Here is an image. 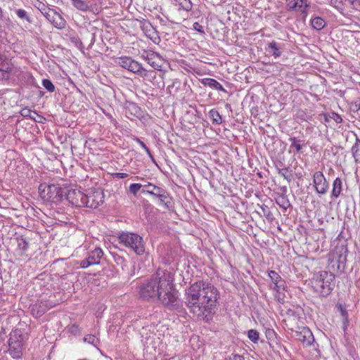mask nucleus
Listing matches in <instances>:
<instances>
[{
	"instance_id": "obj_34",
	"label": "nucleus",
	"mask_w": 360,
	"mask_h": 360,
	"mask_svg": "<svg viewBox=\"0 0 360 360\" xmlns=\"http://www.w3.org/2000/svg\"><path fill=\"white\" fill-rule=\"evenodd\" d=\"M8 69V63L0 62V79H4L9 77Z\"/></svg>"
},
{
	"instance_id": "obj_17",
	"label": "nucleus",
	"mask_w": 360,
	"mask_h": 360,
	"mask_svg": "<svg viewBox=\"0 0 360 360\" xmlns=\"http://www.w3.org/2000/svg\"><path fill=\"white\" fill-rule=\"evenodd\" d=\"M296 338L306 346L311 345L314 341L311 331L307 327L302 328L301 331L296 333Z\"/></svg>"
},
{
	"instance_id": "obj_53",
	"label": "nucleus",
	"mask_w": 360,
	"mask_h": 360,
	"mask_svg": "<svg viewBox=\"0 0 360 360\" xmlns=\"http://www.w3.org/2000/svg\"><path fill=\"white\" fill-rule=\"evenodd\" d=\"M176 84H179V82H174L172 85L168 86V89L173 88L174 86H175Z\"/></svg>"
},
{
	"instance_id": "obj_21",
	"label": "nucleus",
	"mask_w": 360,
	"mask_h": 360,
	"mask_svg": "<svg viewBox=\"0 0 360 360\" xmlns=\"http://www.w3.org/2000/svg\"><path fill=\"white\" fill-rule=\"evenodd\" d=\"M342 191V182L340 178L337 177L333 182V188L330 194L331 198H338L340 197Z\"/></svg>"
},
{
	"instance_id": "obj_18",
	"label": "nucleus",
	"mask_w": 360,
	"mask_h": 360,
	"mask_svg": "<svg viewBox=\"0 0 360 360\" xmlns=\"http://www.w3.org/2000/svg\"><path fill=\"white\" fill-rule=\"evenodd\" d=\"M124 109L125 114L128 117H129V116L139 117L141 115L142 111L141 108L134 102L126 101L124 103Z\"/></svg>"
},
{
	"instance_id": "obj_26",
	"label": "nucleus",
	"mask_w": 360,
	"mask_h": 360,
	"mask_svg": "<svg viewBox=\"0 0 360 360\" xmlns=\"http://www.w3.org/2000/svg\"><path fill=\"white\" fill-rule=\"evenodd\" d=\"M266 51L276 58L281 56V47L275 41L269 44Z\"/></svg>"
},
{
	"instance_id": "obj_25",
	"label": "nucleus",
	"mask_w": 360,
	"mask_h": 360,
	"mask_svg": "<svg viewBox=\"0 0 360 360\" xmlns=\"http://www.w3.org/2000/svg\"><path fill=\"white\" fill-rule=\"evenodd\" d=\"M155 58H159V55L153 53L147 54L146 56H144V59L147 61V63L155 70H161L162 65H160L155 60Z\"/></svg>"
},
{
	"instance_id": "obj_48",
	"label": "nucleus",
	"mask_w": 360,
	"mask_h": 360,
	"mask_svg": "<svg viewBox=\"0 0 360 360\" xmlns=\"http://www.w3.org/2000/svg\"><path fill=\"white\" fill-rule=\"evenodd\" d=\"M112 176L115 178H117V179H124V178H126V177L128 176V174H127V173H122V172H117V173L112 174Z\"/></svg>"
},
{
	"instance_id": "obj_38",
	"label": "nucleus",
	"mask_w": 360,
	"mask_h": 360,
	"mask_svg": "<svg viewBox=\"0 0 360 360\" xmlns=\"http://www.w3.org/2000/svg\"><path fill=\"white\" fill-rule=\"evenodd\" d=\"M143 190V184L139 183L131 184L129 187V192L132 194L134 196H136L140 189Z\"/></svg>"
},
{
	"instance_id": "obj_50",
	"label": "nucleus",
	"mask_w": 360,
	"mask_h": 360,
	"mask_svg": "<svg viewBox=\"0 0 360 360\" xmlns=\"http://www.w3.org/2000/svg\"><path fill=\"white\" fill-rule=\"evenodd\" d=\"M349 325V321H342V328L344 331L345 335H346V333H347V330Z\"/></svg>"
},
{
	"instance_id": "obj_15",
	"label": "nucleus",
	"mask_w": 360,
	"mask_h": 360,
	"mask_svg": "<svg viewBox=\"0 0 360 360\" xmlns=\"http://www.w3.org/2000/svg\"><path fill=\"white\" fill-rule=\"evenodd\" d=\"M153 197L158 199L159 204L163 205L165 209L171 210L173 208V198L165 188L159 193H153Z\"/></svg>"
},
{
	"instance_id": "obj_46",
	"label": "nucleus",
	"mask_w": 360,
	"mask_h": 360,
	"mask_svg": "<svg viewBox=\"0 0 360 360\" xmlns=\"http://www.w3.org/2000/svg\"><path fill=\"white\" fill-rule=\"evenodd\" d=\"M193 28L194 30L200 33V34H205V30L203 26H202L199 22H195L193 25Z\"/></svg>"
},
{
	"instance_id": "obj_22",
	"label": "nucleus",
	"mask_w": 360,
	"mask_h": 360,
	"mask_svg": "<svg viewBox=\"0 0 360 360\" xmlns=\"http://www.w3.org/2000/svg\"><path fill=\"white\" fill-rule=\"evenodd\" d=\"M146 348L152 347L155 349L159 343L158 340L156 339V335L153 333H146V336L142 340Z\"/></svg>"
},
{
	"instance_id": "obj_54",
	"label": "nucleus",
	"mask_w": 360,
	"mask_h": 360,
	"mask_svg": "<svg viewBox=\"0 0 360 360\" xmlns=\"http://www.w3.org/2000/svg\"><path fill=\"white\" fill-rule=\"evenodd\" d=\"M105 271H110L111 272V275H112V276H113V275H114V274H113V271H114L113 268H110V267L108 269H105Z\"/></svg>"
},
{
	"instance_id": "obj_29",
	"label": "nucleus",
	"mask_w": 360,
	"mask_h": 360,
	"mask_svg": "<svg viewBox=\"0 0 360 360\" xmlns=\"http://www.w3.org/2000/svg\"><path fill=\"white\" fill-rule=\"evenodd\" d=\"M352 153L355 162L360 164V140L358 138L352 148Z\"/></svg>"
},
{
	"instance_id": "obj_13",
	"label": "nucleus",
	"mask_w": 360,
	"mask_h": 360,
	"mask_svg": "<svg viewBox=\"0 0 360 360\" xmlns=\"http://www.w3.org/2000/svg\"><path fill=\"white\" fill-rule=\"evenodd\" d=\"M347 252V246L343 245L336 247L333 252V258L336 261L339 270L345 269Z\"/></svg>"
},
{
	"instance_id": "obj_43",
	"label": "nucleus",
	"mask_w": 360,
	"mask_h": 360,
	"mask_svg": "<svg viewBox=\"0 0 360 360\" xmlns=\"http://www.w3.org/2000/svg\"><path fill=\"white\" fill-rule=\"evenodd\" d=\"M260 209L264 214V216L267 219H270V220H272L273 219V217H272V213L269 210V208L268 207L267 205H262L260 206Z\"/></svg>"
},
{
	"instance_id": "obj_5",
	"label": "nucleus",
	"mask_w": 360,
	"mask_h": 360,
	"mask_svg": "<svg viewBox=\"0 0 360 360\" xmlns=\"http://www.w3.org/2000/svg\"><path fill=\"white\" fill-rule=\"evenodd\" d=\"M120 243L127 248H130L139 255L145 252V245L143 238L139 234L131 232L122 233L119 236Z\"/></svg>"
},
{
	"instance_id": "obj_12",
	"label": "nucleus",
	"mask_w": 360,
	"mask_h": 360,
	"mask_svg": "<svg viewBox=\"0 0 360 360\" xmlns=\"http://www.w3.org/2000/svg\"><path fill=\"white\" fill-rule=\"evenodd\" d=\"M103 256V252L101 248H96L94 250L89 252L88 257L81 261L80 266L82 269L87 268L91 265L100 264L101 259Z\"/></svg>"
},
{
	"instance_id": "obj_10",
	"label": "nucleus",
	"mask_w": 360,
	"mask_h": 360,
	"mask_svg": "<svg viewBox=\"0 0 360 360\" xmlns=\"http://www.w3.org/2000/svg\"><path fill=\"white\" fill-rule=\"evenodd\" d=\"M84 206L90 208H96L103 202V194L98 191H90L84 193Z\"/></svg>"
},
{
	"instance_id": "obj_4",
	"label": "nucleus",
	"mask_w": 360,
	"mask_h": 360,
	"mask_svg": "<svg viewBox=\"0 0 360 360\" xmlns=\"http://www.w3.org/2000/svg\"><path fill=\"white\" fill-rule=\"evenodd\" d=\"M65 188L56 184H40L39 186V195L44 201L58 203L65 197Z\"/></svg>"
},
{
	"instance_id": "obj_23",
	"label": "nucleus",
	"mask_w": 360,
	"mask_h": 360,
	"mask_svg": "<svg viewBox=\"0 0 360 360\" xmlns=\"http://www.w3.org/2000/svg\"><path fill=\"white\" fill-rule=\"evenodd\" d=\"M163 188L162 187L148 182V184H143V190H141V193H147L153 197V193H159Z\"/></svg>"
},
{
	"instance_id": "obj_14",
	"label": "nucleus",
	"mask_w": 360,
	"mask_h": 360,
	"mask_svg": "<svg viewBox=\"0 0 360 360\" xmlns=\"http://www.w3.org/2000/svg\"><path fill=\"white\" fill-rule=\"evenodd\" d=\"M72 5L77 10L82 12H96L101 11V7L96 4L93 5L89 1L85 0H70Z\"/></svg>"
},
{
	"instance_id": "obj_47",
	"label": "nucleus",
	"mask_w": 360,
	"mask_h": 360,
	"mask_svg": "<svg viewBox=\"0 0 360 360\" xmlns=\"http://www.w3.org/2000/svg\"><path fill=\"white\" fill-rule=\"evenodd\" d=\"M330 118L333 119L338 124L341 123L342 122L341 116L338 113L334 112L331 113V115H330Z\"/></svg>"
},
{
	"instance_id": "obj_41",
	"label": "nucleus",
	"mask_w": 360,
	"mask_h": 360,
	"mask_svg": "<svg viewBox=\"0 0 360 360\" xmlns=\"http://www.w3.org/2000/svg\"><path fill=\"white\" fill-rule=\"evenodd\" d=\"M248 338L254 343L257 342L259 338V333L258 331L254 329H251L248 332Z\"/></svg>"
},
{
	"instance_id": "obj_11",
	"label": "nucleus",
	"mask_w": 360,
	"mask_h": 360,
	"mask_svg": "<svg viewBox=\"0 0 360 360\" xmlns=\"http://www.w3.org/2000/svg\"><path fill=\"white\" fill-rule=\"evenodd\" d=\"M64 198L72 205L79 207L84 206V193L79 190L66 188Z\"/></svg>"
},
{
	"instance_id": "obj_16",
	"label": "nucleus",
	"mask_w": 360,
	"mask_h": 360,
	"mask_svg": "<svg viewBox=\"0 0 360 360\" xmlns=\"http://www.w3.org/2000/svg\"><path fill=\"white\" fill-rule=\"evenodd\" d=\"M268 275L274 284L272 289L278 293H281L285 290V281L275 271L271 270L268 271Z\"/></svg>"
},
{
	"instance_id": "obj_40",
	"label": "nucleus",
	"mask_w": 360,
	"mask_h": 360,
	"mask_svg": "<svg viewBox=\"0 0 360 360\" xmlns=\"http://www.w3.org/2000/svg\"><path fill=\"white\" fill-rule=\"evenodd\" d=\"M42 86L50 93L55 91L56 87L53 82L49 79H42Z\"/></svg>"
},
{
	"instance_id": "obj_45",
	"label": "nucleus",
	"mask_w": 360,
	"mask_h": 360,
	"mask_svg": "<svg viewBox=\"0 0 360 360\" xmlns=\"http://www.w3.org/2000/svg\"><path fill=\"white\" fill-rule=\"evenodd\" d=\"M135 141L139 143V144L141 146V147L146 152V153L148 155L149 157L150 158H153V155L150 153V150H149V148L147 147V146L142 141H141L139 138H135Z\"/></svg>"
},
{
	"instance_id": "obj_33",
	"label": "nucleus",
	"mask_w": 360,
	"mask_h": 360,
	"mask_svg": "<svg viewBox=\"0 0 360 360\" xmlns=\"http://www.w3.org/2000/svg\"><path fill=\"white\" fill-rule=\"evenodd\" d=\"M336 308L340 313L342 321H349L348 311L346 308L340 303L336 304Z\"/></svg>"
},
{
	"instance_id": "obj_51",
	"label": "nucleus",
	"mask_w": 360,
	"mask_h": 360,
	"mask_svg": "<svg viewBox=\"0 0 360 360\" xmlns=\"http://www.w3.org/2000/svg\"><path fill=\"white\" fill-rule=\"evenodd\" d=\"M351 4H352L354 7H360V0H351Z\"/></svg>"
},
{
	"instance_id": "obj_57",
	"label": "nucleus",
	"mask_w": 360,
	"mask_h": 360,
	"mask_svg": "<svg viewBox=\"0 0 360 360\" xmlns=\"http://www.w3.org/2000/svg\"><path fill=\"white\" fill-rule=\"evenodd\" d=\"M359 109H360V104H359Z\"/></svg>"
},
{
	"instance_id": "obj_28",
	"label": "nucleus",
	"mask_w": 360,
	"mask_h": 360,
	"mask_svg": "<svg viewBox=\"0 0 360 360\" xmlns=\"http://www.w3.org/2000/svg\"><path fill=\"white\" fill-rule=\"evenodd\" d=\"M210 119L214 124H220L222 123V117L219 112L215 109H211L208 113Z\"/></svg>"
},
{
	"instance_id": "obj_30",
	"label": "nucleus",
	"mask_w": 360,
	"mask_h": 360,
	"mask_svg": "<svg viewBox=\"0 0 360 360\" xmlns=\"http://www.w3.org/2000/svg\"><path fill=\"white\" fill-rule=\"evenodd\" d=\"M311 26L316 30H321L326 25L325 20L321 17H315L311 20Z\"/></svg>"
},
{
	"instance_id": "obj_20",
	"label": "nucleus",
	"mask_w": 360,
	"mask_h": 360,
	"mask_svg": "<svg viewBox=\"0 0 360 360\" xmlns=\"http://www.w3.org/2000/svg\"><path fill=\"white\" fill-rule=\"evenodd\" d=\"M201 83L204 86H207L210 87L211 89L224 91L225 93L227 92L226 90L223 87V86L214 79L204 78L201 80Z\"/></svg>"
},
{
	"instance_id": "obj_31",
	"label": "nucleus",
	"mask_w": 360,
	"mask_h": 360,
	"mask_svg": "<svg viewBox=\"0 0 360 360\" xmlns=\"http://www.w3.org/2000/svg\"><path fill=\"white\" fill-rule=\"evenodd\" d=\"M276 169L278 171V174L280 176H283L285 179L288 181H290L292 177L291 174V171L289 170L288 167H284L283 168L279 167L276 165Z\"/></svg>"
},
{
	"instance_id": "obj_55",
	"label": "nucleus",
	"mask_w": 360,
	"mask_h": 360,
	"mask_svg": "<svg viewBox=\"0 0 360 360\" xmlns=\"http://www.w3.org/2000/svg\"><path fill=\"white\" fill-rule=\"evenodd\" d=\"M324 117H325V121L328 122V118L327 115H325V114H324Z\"/></svg>"
},
{
	"instance_id": "obj_7",
	"label": "nucleus",
	"mask_w": 360,
	"mask_h": 360,
	"mask_svg": "<svg viewBox=\"0 0 360 360\" xmlns=\"http://www.w3.org/2000/svg\"><path fill=\"white\" fill-rule=\"evenodd\" d=\"M24 338L19 330H13L8 340V349L6 351L13 359L22 356L24 349Z\"/></svg>"
},
{
	"instance_id": "obj_56",
	"label": "nucleus",
	"mask_w": 360,
	"mask_h": 360,
	"mask_svg": "<svg viewBox=\"0 0 360 360\" xmlns=\"http://www.w3.org/2000/svg\"><path fill=\"white\" fill-rule=\"evenodd\" d=\"M134 178H135V179H140V177H139V176H135ZM141 180H143V178H141Z\"/></svg>"
},
{
	"instance_id": "obj_6",
	"label": "nucleus",
	"mask_w": 360,
	"mask_h": 360,
	"mask_svg": "<svg viewBox=\"0 0 360 360\" xmlns=\"http://www.w3.org/2000/svg\"><path fill=\"white\" fill-rule=\"evenodd\" d=\"M116 63L122 68L141 77L146 78L151 73H155L153 70H147L141 63L134 60L129 56H122L117 58Z\"/></svg>"
},
{
	"instance_id": "obj_9",
	"label": "nucleus",
	"mask_w": 360,
	"mask_h": 360,
	"mask_svg": "<svg viewBox=\"0 0 360 360\" xmlns=\"http://www.w3.org/2000/svg\"><path fill=\"white\" fill-rule=\"evenodd\" d=\"M43 15L58 30H63L66 26V20L54 9H45Z\"/></svg>"
},
{
	"instance_id": "obj_8",
	"label": "nucleus",
	"mask_w": 360,
	"mask_h": 360,
	"mask_svg": "<svg viewBox=\"0 0 360 360\" xmlns=\"http://www.w3.org/2000/svg\"><path fill=\"white\" fill-rule=\"evenodd\" d=\"M313 184L316 192L320 195H326L329 189V182L321 172H316L313 176Z\"/></svg>"
},
{
	"instance_id": "obj_1",
	"label": "nucleus",
	"mask_w": 360,
	"mask_h": 360,
	"mask_svg": "<svg viewBox=\"0 0 360 360\" xmlns=\"http://www.w3.org/2000/svg\"><path fill=\"white\" fill-rule=\"evenodd\" d=\"M174 280V276L170 271L159 268L149 279L139 284V297L143 300H157L169 310L181 312L184 309L183 305Z\"/></svg>"
},
{
	"instance_id": "obj_49",
	"label": "nucleus",
	"mask_w": 360,
	"mask_h": 360,
	"mask_svg": "<svg viewBox=\"0 0 360 360\" xmlns=\"http://www.w3.org/2000/svg\"><path fill=\"white\" fill-rule=\"evenodd\" d=\"M226 360H245V358L239 354H233L229 359H226Z\"/></svg>"
},
{
	"instance_id": "obj_19",
	"label": "nucleus",
	"mask_w": 360,
	"mask_h": 360,
	"mask_svg": "<svg viewBox=\"0 0 360 360\" xmlns=\"http://www.w3.org/2000/svg\"><path fill=\"white\" fill-rule=\"evenodd\" d=\"M309 6V4L307 3V0H293L288 4V9L289 11H294L299 8L302 13H306Z\"/></svg>"
},
{
	"instance_id": "obj_39",
	"label": "nucleus",
	"mask_w": 360,
	"mask_h": 360,
	"mask_svg": "<svg viewBox=\"0 0 360 360\" xmlns=\"http://www.w3.org/2000/svg\"><path fill=\"white\" fill-rule=\"evenodd\" d=\"M84 342H87L90 345H94L97 348L98 345L99 344V340L94 335H87L83 339Z\"/></svg>"
},
{
	"instance_id": "obj_24",
	"label": "nucleus",
	"mask_w": 360,
	"mask_h": 360,
	"mask_svg": "<svg viewBox=\"0 0 360 360\" xmlns=\"http://www.w3.org/2000/svg\"><path fill=\"white\" fill-rule=\"evenodd\" d=\"M275 200L276 204L285 210H286L291 205L287 195L284 193L278 194Z\"/></svg>"
},
{
	"instance_id": "obj_2",
	"label": "nucleus",
	"mask_w": 360,
	"mask_h": 360,
	"mask_svg": "<svg viewBox=\"0 0 360 360\" xmlns=\"http://www.w3.org/2000/svg\"><path fill=\"white\" fill-rule=\"evenodd\" d=\"M219 292L212 284L200 280L185 289L184 303L198 319L209 320L214 313Z\"/></svg>"
},
{
	"instance_id": "obj_3",
	"label": "nucleus",
	"mask_w": 360,
	"mask_h": 360,
	"mask_svg": "<svg viewBox=\"0 0 360 360\" xmlns=\"http://www.w3.org/2000/svg\"><path fill=\"white\" fill-rule=\"evenodd\" d=\"M335 275L329 271H321L314 274L311 283L314 290L321 297L329 295L335 287Z\"/></svg>"
},
{
	"instance_id": "obj_36",
	"label": "nucleus",
	"mask_w": 360,
	"mask_h": 360,
	"mask_svg": "<svg viewBox=\"0 0 360 360\" xmlns=\"http://www.w3.org/2000/svg\"><path fill=\"white\" fill-rule=\"evenodd\" d=\"M289 141L291 143L290 148H295L297 153L301 151L302 146L300 140H297L295 137H290Z\"/></svg>"
},
{
	"instance_id": "obj_37",
	"label": "nucleus",
	"mask_w": 360,
	"mask_h": 360,
	"mask_svg": "<svg viewBox=\"0 0 360 360\" xmlns=\"http://www.w3.org/2000/svg\"><path fill=\"white\" fill-rule=\"evenodd\" d=\"M113 257L117 266H120L122 270H124L127 267V262L123 257L118 255H115Z\"/></svg>"
},
{
	"instance_id": "obj_52",
	"label": "nucleus",
	"mask_w": 360,
	"mask_h": 360,
	"mask_svg": "<svg viewBox=\"0 0 360 360\" xmlns=\"http://www.w3.org/2000/svg\"><path fill=\"white\" fill-rule=\"evenodd\" d=\"M40 4H41V7H39L38 8L39 9V11H41V13L42 14H43V12H44V11H45V9H51L50 8L46 7V5H45V4H41V3Z\"/></svg>"
},
{
	"instance_id": "obj_35",
	"label": "nucleus",
	"mask_w": 360,
	"mask_h": 360,
	"mask_svg": "<svg viewBox=\"0 0 360 360\" xmlns=\"http://www.w3.org/2000/svg\"><path fill=\"white\" fill-rule=\"evenodd\" d=\"M27 82L30 85L39 89V96L41 98L44 95V92L41 90V87L36 83L35 79L30 74H27Z\"/></svg>"
},
{
	"instance_id": "obj_32",
	"label": "nucleus",
	"mask_w": 360,
	"mask_h": 360,
	"mask_svg": "<svg viewBox=\"0 0 360 360\" xmlns=\"http://www.w3.org/2000/svg\"><path fill=\"white\" fill-rule=\"evenodd\" d=\"M176 3L179 4V10H184L186 11H190L192 9L193 4L191 0H174Z\"/></svg>"
},
{
	"instance_id": "obj_44",
	"label": "nucleus",
	"mask_w": 360,
	"mask_h": 360,
	"mask_svg": "<svg viewBox=\"0 0 360 360\" xmlns=\"http://www.w3.org/2000/svg\"><path fill=\"white\" fill-rule=\"evenodd\" d=\"M32 113H34L35 115H37V112L35 111H32L29 108H22L20 111V114L21 115H22L23 117H30L32 119H34L32 116Z\"/></svg>"
},
{
	"instance_id": "obj_27",
	"label": "nucleus",
	"mask_w": 360,
	"mask_h": 360,
	"mask_svg": "<svg viewBox=\"0 0 360 360\" xmlns=\"http://www.w3.org/2000/svg\"><path fill=\"white\" fill-rule=\"evenodd\" d=\"M15 13L18 18L20 19L22 22H27L28 23L32 22V18L25 10L22 8H18L15 11Z\"/></svg>"
},
{
	"instance_id": "obj_42",
	"label": "nucleus",
	"mask_w": 360,
	"mask_h": 360,
	"mask_svg": "<svg viewBox=\"0 0 360 360\" xmlns=\"http://www.w3.org/2000/svg\"><path fill=\"white\" fill-rule=\"evenodd\" d=\"M18 247L20 250L25 252L28 249V242L27 241L25 238L20 237L18 238Z\"/></svg>"
}]
</instances>
